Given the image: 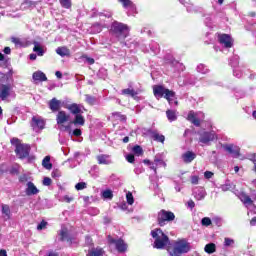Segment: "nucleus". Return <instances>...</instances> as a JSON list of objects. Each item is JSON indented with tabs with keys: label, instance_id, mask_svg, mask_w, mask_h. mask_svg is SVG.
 <instances>
[{
	"label": "nucleus",
	"instance_id": "obj_27",
	"mask_svg": "<svg viewBox=\"0 0 256 256\" xmlns=\"http://www.w3.org/2000/svg\"><path fill=\"white\" fill-rule=\"evenodd\" d=\"M66 109H68V111H70V113L72 115H79L81 113H83V110L81 109V105L73 103V104H69Z\"/></svg>",
	"mask_w": 256,
	"mask_h": 256
},
{
	"label": "nucleus",
	"instance_id": "obj_15",
	"mask_svg": "<svg viewBox=\"0 0 256 256\" xmlns=\"http://www.w3.org/2000/svg\"><path fill=\"white\" fill-rule=\"evenodd\" d=\"M171 90L161 86V85H156L153 87V93L156 99H161V97H169V92Z\"/></svg>",
	"mask_w": 256,
	"mask_h": 256
},
{
	"label": "nucleus",
	"instance_id": "obj_29",
	"mask_svg": "<svg viewBox=\"0 0 256 256\" xmlns=\"http://www.w3.org/2000/svg\"><path fill=\"white\" fill-rule=\"evenodd\" d=\"M238 197L246 207H248V205H253V200L245 192H240Z\"/></svg>",
	"mask_w": 256,
	"mask_h": 256
},
{
	"label": "nucleus",
	"instance_id": "obj_62",
	"mask_svg": "<svg viewBox=\"0 0 256 256\" xmlns=\"http://www.w3.org/2000/svg\"><path fill=\"white\" fill-rule=\"evenodd\" d=\"M53 179H59L61 177V171L59 169H56L52 172Z\"/></svg>",
	"mask_w": 256,
	"mask_h": 256
},
{
	"label": "nucleus",
	"instance_id": "obj_7",
	"mask_svg": "<svg viewBox=\"0 0 256 256\" xmlns=\"http://www.w3.org/2000/svg\"><path fill=\"white\" fill-rule=\"evenodd\" d=\"M188 121L190 123H193L195 127H200L201 126V121L205 119V114L203 112L195 113L193 111H190L187 116Z\"/></svg>",
	"mask_w": 256,
	"mask_h": 256
},
{
	"label": "nucleus",
	"instance_id": "obj_36",
	"mask_svg": "<svg viewBox=\"0 0 256 256\" xmlns=\"http://www.w3.org/2000/svg\"><path fill=\"white\" fill-rule=\"evenodd\" d=\"M32 79L34 81H40L42 83L43 81H47V75H45V73L41 71H36L33 73Z\"/></svg>",
	"mask_w": 256,
	"mask_h": 256
},
{
	"label": "nucleus",
	"instance_id": "obj_22",
	"mask_svg": "<svg viewBox=\"0 0 256 256\" xmlns=\"http://www.w3.org/2000/svg\"><path fill=\"white\" fill-rule=\"evenodd\" d=\"M96 160L98 161V165H111L113 163L111 156L107 154H100L96 156Z\"/></svg>",
	"mask_w": 256,
	"mask_h": 256
},
{
	"label": "nucleus",
	"instance_id": "obj_45",
	"mask_svg": "<svg viewBox=\"0 0 256 256\" xmlns=\"http://www.w3.org/2000/svg\"><path fill=\"white\" fill-rule=\"evenodd\" d=\"M2 15L5 17H11L12 19H19V17H21V14L16 13L15 11H4L2 12Z\"/></svg>",
	"mask_w": 256,
	"mask_h": 256
},
{
	"label": "nucleus",
	"instance_id": "obj_12",
	"mask_svg": "<svg viewBox=\"0 0 256 256\" xmlns=\"http://www.w3.org/2000/svg\"><path fill=\"white\" fill-rule=\"evenodd\" d=\"M224 151L229 153L234 159H238V157L241 155V148L238 146H235L233 144H223L222 145Z\"/></svg>",
	"mask_w": 256,
	"mask_h": 256
},
{
	"label": "nucleus",
	"instance_id": "obj_58",
	"mask_svg": "<svg viewBox=\"0 0 256 256\" xmlns=\"http://www.w3.org/2000/svg\"><path fill=\"white\" fill-rule=\"evenodd\" d=\"M76 191H83V189H87V183L79 182L75 185Z\"/></svg>",
	"mask_w": 256,
	"mask_h": 256
},
{
	"label": "nucleus",
	"instance_id": "obj_13",
	"mask_svg": "<svg viewBox=\"0 0 256 256\" xmlns=\"http://www.w3.org/2000/svg\"><path fill=\"white\" fill-rule=\"evenodd\" d=\"M218 41L226 49L233 47V38L229 34H218Z\"/></svg>",
	"mask_w": 256,
	"mask_h": 256
},
{
	"label": "nucleus",
	"instance_id": "obj_4",
	"mask_svg": "<svg viewBox=\"0 0 256 256\" xmlns=\"http://www.w3.org/2000/svg\"><path fill=\"white\" fill-rule=\"evenodd\" d=\"M191 251V244L187 240L182 239L174 243L172 250H169V256H181Z\"/></svg>",
	"mask_w": 256,
	"mask_h": 256
},
{
	"label": "nucleus",
	"instance_id": "obj_21",
	"mask_svg": "<svg viewBox=\"0 0 256 256\" xmlns=\"http://www.w3.org/2000/svg\"><path fill=\"white\" fill-rule=\"evenodd\" d=\"M70 125H75V127H83V125H85V116H83V113L74 115V118L70 121Z\"/></svg>",
	"mask_w": 256,
	"mask_h": 256
},
{
	"label": "nucleus",
	"instance_id": "obj_28",
	"mask_svg": "<svg viewBox=\"0 0 256 256\" xmlns=\"http://www.w3.org/2000/svg\"><path fill=\"white\" fill-rule=\"evenodd\" d=\"M100 196L103 201H113V190L106 188L101 191Z\"/></svg>",
	"mask_w": 256,
	"mask_h": 256
},
{
	"label": "nucleus",
	"instance_id": "obj_46",
	"mask_svg": "<svg viewBox=\"0 0 256 256\" xmlns=\"http://www.w3.org/2000/svg\"><path fill=\"white\" fill-rule=\"evenodd\" d=\"M112 117H114L116 121H122V122L127 121V116L121 114V112H113Z\"/></svg>",
	"mask_w": 256,
	"mask_h": 256
},
{
	"label": "nucleus",
	"instance_id": "obj_42",
	"mask_svg": "<svg viewBox=\"0 0 256 256\" xmlns=\"http://www.w3.org/2000/svg\"><path fill=\"white\" fill-rule=\"evenodd\" d=\"M150 47V51H152V53H154V55H157L159 53V51H161V48L159 47V43L155 42V41H151L149 44Z\"/></svg>",
	"mask_w": 256,
	"mask_h": 256
},
{
	"label": "nucleus",
	"instance_id": "obj_2",
	"mask_svg": "<svg viewBox=\"0 0 256 256\" xmlns=\"http://www.w3.org/2000/svg\"><path fill=\"white\" fill-rule=\"evenodd\" d=\"M130 31L131 29L127 24H123L119 21L112 22L110 26V34L112 37H115L117 41H120L123 47H128L129 49H131V47H139V43L137 41H133L131 43L125 42V39L129 37Z\"/></svg>",
	"mask_w": 256,
	"mask_h": 256
},
{
	"label": "nucleus",
	"instance_id": "obj_31",
	"mask_svg": "<svg viewBox=\"0 0 256 256\" xmlns=\"http://www.w3.org/2000/svg\"><path fill=\"white\" fill-rule=\"evenodd\" d=\"M170 67H172L174 71H177V73H181V71H185V65H183V63H180L177 60H172L170 62Z\"/></svg>",
	"mask_w": 256,
	"mask_h": 256
},
{
	"label": "nucleus",
	"instance_id": "obj_30",
	"mask_svg": "<svg viewBox=\"0 0 256 256\" xmlns=\"http://www.w3.org/2000/svg\"><path fill=\"white\" fill-rule=\"evenodd\" d=\"M25 193L30 197L31 195H37V193H39V189L36 188L33 182H28Z\"/></svg>",
	"mask_w": 256,
	"mask_h": 256
},
{
	"label": "nucleus",
	"instance_id": "obj_57",
	"mask_svg": "<svg viewBox=\"0 0 256 256\" xmlns=\"http://www.w3.org/2000/svg\"><path fill=\"white\" fill-rule=\"evenodd\" d=\"M59 2L64 9H71V0H59Z\"/></svg>",
	"mask_w": 256,
	"mask_h": 256
},
{
	"label": "nucleus",
	"instance_id": "obj_41",
	"mask_svg": "<svg viewBox=\"0 0 256 256\" xmlns=\"http://www.w3.org/2000/svg\"><path fill=\"white\" fill-rule=\"evenodd\" d=\"M42 166L44 167V169H47L48 171H50V169H53V164L51 163V156H46L42 160Z\"/></svg>",
	"mask_w": 256,
	"mask_h": 256
},
{
	"label": "nucleus",
	"instance_id": "obj_11",
	"mask_svg": "<svg viewBox=\"0 0 256 256\" xmlns=\"http://www.w3.org/2000/svg\"><path fill=\"white\" fill-rule=\"evenodd\" d=\"M124 9L128 10V15H137V5L131 0H118Z\"/></svg>",
	"mask_w": 256,
	"mask_h": 256
},
{
	"label": "nucleus",
	"instance_id": "obj_23",
	"mask_svg": "<svg viewBox=\"0 0 256 256\" xmlns=\"http://www.w3.org/2000/svg\"><path fill=\"white\" fill-rule=\"evenodd\" d=\"M164 97L171 107H177V105H179V101H177V96L173 90H170L168 96Z\"/></svg>",
	"mask_w": 256,
	"mask_h": 256
},
{
	"label": "nucleus",
	"instance_id": "obj_56",
	"mask_svg": "<svg viewBox=\"0 0 256 256\" xmlns=\"http://www.w3.org/2000/svg\"><path fill=\"white\" fill-rule=\"evenodd\" d=\"M126 201H127L128 205H133V203H135V198L133 197V193L127 192Z\"/></svg>",
	"mask_w": 256,
	"mask_h": 256
},
{
	"label": "nucleus",
	"instance_id": "obj_51",
	"mask_svg": "<svg viewBox=\"0 0 256 256\" xmlns=\"http://www.w3.org/2000/svg\"><path fill=\"white\" fill-rule=\"evenodd\" d=\"M85 101H86V103H88V105H95V103H97V98H95V96L86 94Z\"/></svg>",
	"mask_w": 256,
	"mask_h": 256
},
{
	"label": "nucleus",
	"instance_id": "obj_50",
	"mask_svg": "<svg viewBox=\"0 0 256 256\" xmlns=\"http://www.w3.org/2000/svg\"><path fill=\"white\" fill-rule=\"evenodd\" d=\"M154 163L156 167H167V163L163 161L158 155L155 156Z\"/></svg>",
	"mask_w": 256,
	"mask_h": 256
},
{
	"label": "nucleus",
	"instance_id": "obj_39",
	"mask_svg": "<svg viewBox=\"0 0 256 256\" xmlns=\"http://www.w3.org/2000/svg\"><path fill=\"white\" fill-rule=\"evenodd\" d=\"M33 7H35V2L31 1V0H25L21 5H20V9L22 11H27V9H33Z\"/></svg>",
	"mask_w": 256,
	"mask_h": 256
},
{
	"label": "nucleus",
	"instance_id": "obj_34",
	"mask_svg": "<svg viewBox=\"0 0 256 256\" xmlns=\"http://www.w3.org/2000/svg\"><path fill=\"white\" fill-rule=\"evenodd\" d=\"M80 156V152H75L73 158H68L67 161H65V163H69L70 169H75V167H77V163H75V160L79 159Z\"/></svg>",
	"mask_w": 256,
	"mask_h": 256
},
{
	"label": "nucleus",
	"instance_id": "obj_33",
	"mask_svg": "<svg viewBox=\"0 0 256 256\" xmlns=\"http://www.w3.org/2000/svg\"><path fill=\"white\" fill-rule=\"evenodd\" d=\"M49 108L53 113L59 111V109H61V101L57 100V98H53L49 102Z\"/></svg>",
	"mask_w": 256,
	"mask_h": 256
},
{
	"label": "nucleus",
	"instance_id": "obj_18",
	"mask_svg": "<svg viewBox=\"0 0 256 256\" xmlns=\"http://www.w3.org/2000/svg\"><path fill=\"white\" fill-rule=\"evenodd\" d=\"M233 75H234V77H237V79H241V77H243V75H249V79H255V75L251 74L250 70H248V69L243 70L240 67H236L233 69Z\"/></svg>",
	"mask_w": 256,
	"mask_h": 256
},
{
	"label": "nucleus",
	"instance_id": "obj_26",
	"mask_svg": "<svg viewBox=\"0 0 256 256\" xmlns=\"http://www.w3.org/2000/svg\"><path fill=\"white\" fill-rule=\"evenodd\" d=\"M64 131H66L70 137H81V129L76 128V129H71V124H68L66 126H63Z\"/></svg>",
	"mask_w": 256,
	"mask_h": 256
},
{
	"label": "nucleus",
	"instance_id": "obj_20",
	"mask_svg": "<svg viewBox=\"0 0 256 256\" xmlns=\"http://www.w3.org/2000/svg\"><path fill=\"white\" fill-rule=\"evenodd\" d=\"M146 135H149L151 139L157 141L158 143H165V137L162 134H159L157 130L148 129L146 131Z\"/></svg>",
	"mask_w": 256,
	"mask_h": 256
},
{
	"label": "nucleus",
	"instance_id": "obj_37",
	"mask_svg": "<svg viewBox=\"0 0 256 256\" xmlns=\"http://www.w3.org/2000/svg\"><path fill=\"white\" fill-rule=\"evenodd\" d=\"M33 45H34V48H33L34 53H36L38 57H43V55H45V50H43V48L41 47V44L37 41H34Z\"/></svg>",
	"mask_w": 256,
	"mask_h": 256
},
{
	"label": "nucleus",
	"instance_id": "obj_49",
	"mask_svg": "<svg viewBox=\"0 0 256 256\" xmlns=\"http://www.w3.org/2000/svg\"><path fill=\"white\" fill-rule=\"evenodd\" d=\"M2 213L9 219L11 217V208H9V205L7 204H2Z\"/></svg>",
	"mask_w": 256,
	"mask_h": 256
},
{
	"label": "nucleus",
	"instance_id": "obj_16",
	"mask_svg": "<svg viewBox=\"0 0 256 256\" xmlns=\"http://www.w3.org/2000/svg\"><path fill=\"white\" fill-rule=\"evenodd\" d=\"M105 28H107V22H105V20H100L99 22H95L91 25L90 32L93 35H97V33H101Z\"/></svg>",
	"mask_w": 256,
	"mask_h": 256
},
{
	"label": "nucleus",
	"instance_id": "obj_54",
	"mask_svg": "<svg viewBox=\"0 0 256 256\" xmlns=\"http://www.w3.org/2000/svg\"><path fill=\"white\" fill-rule=\"evenodd\" d=\"M212 224H213V220H211V218H209V217H204L201 220V225L203 227H209Z\"/></svg>",
	"mask_w": 256,
	"mask_h": 256
},
{
	"label": "nucleus",
	"instance_id": "obj_53",
	"mask_svg": "<svg viewBox=\"0 0 256 256\" xmlns=\"http://www.w3.org/2000/svg\"><path fill=\"white\" fill-rule=\"evenodd\" d=\"M107 75H108L107 69H105V68H100L97 73V76L99 77V79L105 80L107 78Z\"/></svg>",
	"mask_w": 256,
	"mask_h": 256
},
{
	"label": "nucleus",
	"instance_id": "obj_24",
	"mask_svg": "<svg viewBox=\"0 0 256 256\" xmlns=\"http://www.w3.org/2000/svg\"><path fill=\"white\" fill-rule=\"evenodd\" d=\"M202 17H205L204 24L206 27H209V29H213V27H215V17H213L212 14H206L204 11Z\"/></svg>",
	"mask_w": 256,
	"mask_h": 256
},
{
	"label": "nucleus",
	"instance_id": "obj_47",
	"mask_svg": "<svg viewBox=\"0 0 256 256\" xmlns=\"http://www.w3.org/2000/svg\"><path fill=\"white\" fill-rule=\"evenodd\" d=\"M132 153L137 157H141V155H143V148L139 145H135L134 147H132Z\"/></svg>",
	"mask_w": 256,
	"mask_h": 256
},
{
	"label": "nucleus",
	"instance_id": "obj_44",
	"mask_svg": "<svg viewBox=\"0 0 256 256\" xmlns=\"http://www.w3.org/2000/svg\"><path fill=\"white\" fill-rule=\"evenodd\" d=\"M89 175H91L93 179H97V177H99V166L97 165L92 166L91 169L89 170Z\"/></svg>",
	"mask_w": 256,
	"mask_h": 256
},
{
	"label": "nucleus",
	"instance_id": "obj_43",
	"mask_svg": "<svg viewBox=\"0 0 256 256\" xmlns=\"http://www.w3.org/2000/svg\"><path fill=\"white\" fill-rule=\"evenodd\" d=\"M204 251L205 253L211 255L215 253V251H217V246L215 245V243H209L205 246Z\"/></svg>",
	"mask_w": 256,
	"mask_h": 256
},
{
	"label": "nucleus",
	"instance_id": "obj_32",
	"mask_svg": "<svg viewBox=\"0 0 256 256\" xmlns=\"http://www.w3.org/2000/svg\"><path fill=\"white\" fill-rule=\"evenodd\" d=\"M57 55L60 57H71V50L66 46H61L56 49Z\"/></svg>",
	"mask_w": 256,
	"mask_h": 256
},
{
	"label": "nucleus",
	"instance_id": "obj_63",
	"mask_svg": "<svg viewBox=\"0 0 256 256\" xmlns=\"http://www.w3.org/2000/svg\"><path fill=\"white\" fill-rule=\"evenodd\" d=\"M221 189L222 191H231V189H233V184H224Z\"/></svg>",
	"mask_w": 256,
	"mask_h": 256
},
{
	"label": "nucleus",
	"instance_id": "obj_55",
	"mask_svg": "<svg viewBox=\"0 0 256 256\" xmlns=\"http://www.w3.org/2000/svg\"><path fill=\"white\" fill-rule=\"evenodd\" d=\"M11 41L14 43V45H16V47H25V45L23 44V41H21L20 38L12 37Z\"/></svg>",
	"mask_w": 256,
	"mask_h": 256
},
{
	"label": "nucleus",
	"instance_id": "obj_17",
	"mask_svg": "<svg viewBox=\"0 0 256 256\" xmlns=\"http://www.w3.org/2000/svg\"><path fill=\"white\" fill-rule=\"evenodd\" d=\"M192 195L196 201H203L207 197V191L203 187H196L193 189Z\"/></svg>",
	"mask_w": 256,
	"mask_h": 256
},
{
	"label": "nucleus",
	"instance_id": "obj_10",
	"mask_svg": "<svg viewBox=\"0 0 256 256\" xmlns=\"http://www.w3.org/2000/svg\"><path fill=\"white\" fill-rule=\"evenodd\" d=\"M31 127L33 131L39 133V131H43V129H45V120L41 117L34 116L31 120Z\"/></svg>",
	"mask_w": 256,
	"mask_h": 256
},
{
	"label": "nucleus",
	"instance_id": "obj_64",
	"mask_svg": "<svg viewBox=\"0 0 256 256\" xmlns=\"http://www.w3.org/2000/svg\"><path fill=\"white\" fill-rule=\"evenodd\" d=\"M126 161H128V163H135V155L133 154L126 155Z\"/></svg>",
	"mask_w": 256,
	"mask_h": 256
},
{
	"label": "nucleus",
	"instance_id": "obj_48",
	"mask_svg": "<svg viewBox=\"0 0 256 256\" xmlns=\"http://www.w3.org/2000/svg\"><path fill=\"white\" fill-rule=\"evenodd\" d=\"M198 73H202V75H207L209 73V68L205 64H199L196 68Z\"/></svg>",
	"mask_w": 256,
	"mask_h": 256
},
{
	"label": "nucleus",
	"instance_id": "obj_9",
	"mask_svg": "<svg viewBox=\"0 0 256 256\" xmlns=\"http://www.w3.org/2000/svg\"><path fill=\"white\" fill-rule=\"evenodd\" d=\"M217 139V134L214 131H204L200 133L199 141L204 145H209L211 141H215Z\"/></svg>",
	"mask_w": 256,
	"mask_h": 256
},
{
	"label": "nucleus",
	"instance_id": "obj_1",
	"mask_svg": "<svg viewBox=\"0 0 256 256\" xmlns=\"http://www.w3.org/2000/svg\"><path fill=\"white\" fill-rule=\"evenodd\" d=\"M0 67L4 69H8L7 73L0 72V99L1 101H7L9 97L15 99V91H13V83L15 79H13V67H11V59L4 58L0 61Z\"/></svg>",
	"mask_w": 256,
	"mask_h": 256
},
{
	"label": "nucleus",
	"instance_id": "obj_59",
	"mask_svg": "<svg viewBox=\"0 0 256 256\" xmlns=\"http://www.w3.org/2000/svg\"><path fill=\"white\" fill-rule=\"evenodd\" d=\"M233 245H235V240L231 238L224 239V247H233Z\"/></svg>",
	"mask_w": 256,
	"mask_h": 256
},
{
	"label": "nucleus",
	"instance_id": "obj_52",
	"mask_svg": "<svg viewBox=\"0 0 256 256\" xmlns=\"http://www.w3.org/2000/svg\"><path fill=\"white\" fill-rule=\"evenodd\" d=\"M230 65L233 68H237L239 66V56L234 55L231 59H230Z\"/></svg>",
	"mask_w": 256,
	"mask_h": 256
},
{
	"label": "nucleus",
	"instance_id": "obj_61",
	"mask_svg": "<svg viewBox=\"0 0 256 256\" xmlns=\"http://www.w3.org/2000/svg\"><path fill=\"white\" fill-rule=\"evenodd\" d=\"M10 143H11V145H13L14 147H16V149H17V147H19V146L22 145V144H21V141L19 140V138H12V139L10 140Z\"/></svg>",
	"mask_w": 256,
	"mask_h": 256
},
{
	"label": "nucleus",
	"instance_id": "obj_35",
	"mask_svg": "<svg viewBox=\"0 0 256 256\" xmlns=\"http://www.w3.org/2000/svg\"><path fill=\"white\" fill-rule=\"evenodd\" d=\"M121 95H128L129 97H136V95H139V89L126 88V89L121 90Z\"/></svg>",
	"mask_w": 256,
	"mask_h": 256
},
{
	"label": "nucleus",
	"instance_id": "obj_60",
	"mask_svg": "<svg viewBox=\"0 0 256 256\" xmlns=\"http://www.w3.org/2000/svg\"><path fill=\"white\" fill-rule=\"evenodd\" d=\"M212 223H214L216 227H221V225H223V219L221 217H214Z\"/></svg>",
	"mask_w": 256,
	"mask_h": 256
},
{
	"label": "nucleus",
	"instance_id": "obj_38",
	"mask_svg": "<svg viewBox=\"0 0 256 256\" xmlns=\"http://www.w3.org/2000/svg\"><path fill=\"white\" fill-rule=\"evenodd\" d=\"M79 63H87L88 65H94L95 59L84 54L78 58Z\"/></svg>",
	"mask_w": 256,
	"mask_h": 256
},
{
	"label": "nucleus",
	"instance_id": "obj_5",
	"mask_svg": "<svg viewBox=\"0 0 256 256\" xmlns=\"http://www.w3.org/2000/svg\"><path fill=\"white\" fill-rule=\"evenodd\" d=\"M175 221V214L171 211L161 210L157 215V223L160 227H165L167 223Z\"/></svg>",
	"mask_w": 256,
	"mask_h": 256
},
{
	"label": "nucleus",
	"instance_id": "obj_8",
	"mask_svg": "<svg viewBox=\"0 0 256 256\" xmlns=\"http://www.w3.org/2000/svg\"><path fill=\"white\" fill-rule=\"evenodd\" d=\"M71 114L61 110L58 111L57 115H56V123L57 125H61L63 127V125H65V123H68V125L71 126Z\"/></svg>",
	"mask_w": 256,
	"mask_h": 256
},
{
	"label": "nucleus",
	"instance_id": "obj_19",
	"mask_svg": "<svg viewBox=\"0 0 256 256\" xmlns=\"http://www.w3.org/2000/svg\"><path fill=\"white\" fill-rule=\"evenodd\" d=\"M187 13H199L200 15H203L205 13V10L203 7L197 6L191 2L186 3L185 5Z\"/></svg>",
	"mask_w": 256,
	"mask_h": 256
},
{
	"label": "nucleus",
	"instance_id": "obj_40",
	"mask_svg": "<svg viewBox=\"0 0 256 256\" xmlns=\"http://www.w3.org/2000/svg\"><path fill=\"white\" fill-rule=\"evenodd\" d=\"M166 116L170 123H173V121H177V111L175 110H167Z\"/></svg>",
	"mask_w": 256,
	"mask_h": 256
},
{
	"label": "nucleus",
	"instance_id": "obj_25",
	"mask_svg": "<svg viewBox=\"0 0 256 256\" xmlns=\"http://www.w3.org/2000/svg\"><path fill=\"white\" fill-rule=\"evenodd\" d=\"M196 157L197 154H195V152L186 151L184 154H182V161L184 163H192L193 161H195Z\"/></svg>",
	"mask_w": 256,
	"mask_h": 256
},
{
	"label": "nucleus",
	"instance_id": "obj_6",
	"mask_svg": "<svg viewBox=\"0 0 256 256\" xmlns=\"http://www.w3.org/2000/svg\"><path fill=\"white\" fill-rule=\"evenodd\" d=\"M107 241L109 245H115L116 251H118V253H125V251H127V243H125L123 239L121 238L115 239L113 238V236L108 235Z\"/></svg>",
	"mask_w": 256,
	"mask_h": 256
},
{
	"label": "nucleus",
	"instance_id": "obj_3",
	"mask_svg": "<svg viewBox=\"0 0 256 256\" xmlns=\"http://www.w3.org/2000/svg\"><path fill=\"white\" fill-rule=\"evenodd\" d=\"M151 237L154 239V249H165L169 245V236L163 233L161 228H157L151 231Z\"/></svg>",
	"mask_w": 256,
	"mask_h": 256
},
{
	"label": "nucleus",
	"instance_id": "obj_14",
	"mask_svg": "<svg viewBox=\"0 0 256 256\" xmlns=\"http://www.w3.org/2000/svg\"><path fill=\"white\" fill-rule=\"evenodd\" d=\"M30 151L31 147L27 144H22L15 149V153L20 159H26V157H29Z\"/></svg>",
	"mask_w": 256,
	"mask_h": 256
}]
</instances>
